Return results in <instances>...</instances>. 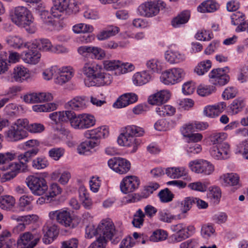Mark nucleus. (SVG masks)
Returning a JSON list of instances; mask_svg holds the SVG:
<instances>
[{
    "label": "nucleus",
    "instance_id": "f257e3e1",
    "mask_svg": "<svg viewBox=\"0 0 248 248\" xmlns=\"http://www.w3.org/2000/svg\"><path fill=\"white\" fill-rule=\"evenodd\" d=\"M82 71L88 78L84 81L86 86H101L109 85L111 83V75L106 72L100 65L95 62H86L82 67Z\"/></svg>",
    "mask_w": 248,
    "mask_h": 248
},
{
    "label": "nucleus",
    "instance_id": "f03ea898",
    "mask_svg": "<svg viewBox=\"0 0 248 248\" xmlns=\"http://www.w3.org/2000/svg\"><path fill=\"white\" fill-rule=\"evenodd\" d=\"M45 130L43 124L34 123L29 124L25 118L18 119L14 122L6 132V137L11 141H16L27 136L26 130L32 133H41Z\"/></svg>",
    "mask_w": 248,
    "mask_h": 248
},
{
    "label": "nucleus",
    "instance_id": "7ed1b4c3",
    "mask_svg": "<svg viewBox=\"0 0 248 248\" xmlns=\"http://www.w3.org/2000/svg\"><path fill=\"white\" fill-rule=\"evenodd\" d=\"M144 133V129L140 127L134 125H128L125 128V132L118 137V143L121 146L132 148L130 152L135 153L141 142L140 139L136 137L141 136Z\"/></svg>",
    "mask_w": 248,
    "mask_h": 248
},
{
    "label": "nucleus",
    "instance_id": "20e7f679",
    "mask_svg": "<svg viewBox=\"0 0 248 248\" xmlns=\"http://www.w3.org/2000/svg\"><path fill=\"white\" fill-rule=\"evenodd\" d=\"M10 17L13 23L20 28H27L33 22L31 12L26 6H18L10 13Z\"/></svg>",
    "mask_w": 248,
    "mask_h": 248
},
{
    "label": "nucleus",
    "instance_id": "39448f33",
    "mask_svg": "<svg viewBox=\"0 0 248 248\" xmlns=\"http://www.w3.org/2000/svg\"><path fill=\"white\" fill-rule=\"evenodd\" d=\"M48 216L50 219L55 220L57 223L65 228L72 229L77 226L71 213L66 209L50 211Z\"/></svg>",
    "mask_w": 248,
    "mask_h": 248
},
{
    "label": "nucleus",
    "instance_id": "423d86ee",
    "mask_svg": "<svg viewBox=\"0 0 248 248\" xmlns=\"http://www.w3.org/2000/svg\"><path fill=\"white\" fill-rule=\"evenodd\" d=\"M95 119L93 115L89 114H76L71 111L70 117V124L75 129H83L88 128L95 124Z\"/></svg>",
    "mask_w": 248,
    "mask_h": 248
},
{
    "label": "nucleus",
    "instance_id": "0eeeda50",
    "mask_svg": "<svg viewBox=\"0 0 248 248\" xmlns=\"http://www.w3.org/2000/svg\"><path fill=\"white\" fill-rule=\"evenodd\" d=\"M25 182L31 193L34 195H43L48 190L47 182L43 177L30 175L26 178Z\"/></svg>",
    "mask_w": 248,
    "mask_h": 248
},
{
    "label": "nucleus",
    "instance_id": "6e6552de",
    "mask_svg": "<svg viewBox=\"0 0 248 248\" xmlns=\"http://www.w3.org/2000/svg\"><path fill=\"white\" fill-rule=\"evenodd\" d=\"M165 7V4L162 1L151 0L140 4L139 10L142 15L150 17L157 15L160 10H163Z\"/></svg>",
    "mask_w": 248,
    "mask_h": 248
},
{
    "label": "nucleus",
    "instance_id": "1a4fd4ad",
    "mask_svg": "<svg viewBox=\"0 0 248 248\" xmlns=\"http://www.w3.org/2000/svg\"><path fill=\"white\" fill-rule=\"evenodd\" d=\"M185 76V72L183 69L173 68L163 72L160 79L165 85H173L181 81Z\"/></svg>",
    "mask_w": 248,
    "mask_h": 248
},
{
    "label": "nucleus",
    "instance_id": "9d476101",
    "mask_svg": "<svg viewBox=\"0 0 248 248\" xmlns=\"http://www.w3.org/2000/svg\"><path fill=\"white\" fill-rule=\"evenodd\" d=\"M188 166L193 172L203 175H209L215 170L214 166L210 162L204 159L191 161Z\"/></svg>",
    "mask_w": 248,
    "mask_h": 248
},
{
    "label": "nucleus",
    "instance_id": "9b49d317",
    "mask_svg": "<svg viewBox=\"0 0 248 248\" xmlns=\"http://www.w3.org/2000/svg\"><path fill=\"white\" fill-rule=\"evenodd\" d=\"M40 236L31 232L21 233L17 241V248H33L40 240Z\"/></svg>",
    "mask_w": 248,
    "mask_h": 248
},
{
    "label": "nucleus",
    "instance_id": "f8f14e48",
    "mask_svg": "<svg viewBox=\"0 0 248 248\" xmlns=\"http://www.w3.org/2000/svg\"><path fill=\"white\" fill-rule=\"evenodd\" d=\"M109 167L116 172L120 174L127 173L130 169V162L122 157H113L108 160Z\"/></svg>",
    "mask_w": 248,
    "mask_h": 248
},
{
    "label": "nucleus",
    "instance_id": "ddd939ff",
    "mask_svg": "<svg viewBox=\"0 0 248 248\" xmlns=\"http://www.w3.org/2000/svg\"><path fill=\"white\" fill-rule=\"evenodd\" d=\"M171 229L175 233L169 237V241L170 243L180 242L189 237V233L187 232L186 226L184 223L173 225L171 226Z\"/></svg>",
    "mask_w": 248,
    "mask_h": 248
},
{
    "label": "nucleus",
    "instance_id": "4468645a",
    "mask_svg": "<svg viewBox=\"0 0 248 248\" xmlns=\"http://www.w3.org/2000/svg\"><path fill=\"white\" fill-rule=\"evenodd\" d=\"M99 236L111 239L115 235L116 231L113 223L109 218L103 219L98 225Z\"/></svg>",
    "mask_w": 248,
    "mask_h": 248
},
{
    "label": "nucleus",
    "instance_id": "2eb2a0df",
    "mask_svg": "<svg viewBox=\"0 0 248 248\" xmlns=\"http://www.w3.org/2000/svg\"><path fill=\"white\" fill-rule=\"evenodd\" d=\"M53 6L51 8L52 15L55 17H59L62 13L70 12L72 5L71 0H52Z\"/></svg>",
    "mask_w": 248,
    "mask_h": 248
},
{
    "label": "nucleus",
    "instance_id": "dca6fc26",
    "mask_svg": "<svg viewBox=\"0 0 248 248\" xmlns=\"http://www.w3.org/2000/svg\"><path fill=\"white\" fill-rule=\"evenodd\" d=\"M140 183V180L137 177L133 175L127 176L121 182V190L125 194L132 192L138 188Z\"/></svg>",
    "mask_w": 248,
    "mask_h": 248
},
{
    "label": "nucleus",
    "instance_id": "f3484780",
    "mask_svg": "<svg viewBox=\"0 0 248 248\" xmlns=\"http://www.w3.org/2000/svg\"><path fill=\"white\" fill-rule=\"evenodd\" d=\"M219 181L221 185L224 186H233L235 187L236 189L241 186L239 176L235 173L223 174L220 176Z\"/></svg>",
    "mask_w": 248,
    "mask_h": 248
},
{
    "label": "nucleus",
    "instance_id": "a211bd4d",
    "mask_svg": "<svg viewBox=\"0 0 248 248\" xmlns=\"http://www.w3.org/2000/svg\"><path fill=\"white\" fill-rule=\"evenodd\" d=\"M109 135V131L106 126H102L97 128L87 130L84 133V136L87 139H91L93 141L98 142V146L100 144V139L105 138Z\"/></svg>",
    "mask_w": 248,
    "mask_h": 248
},
{
    "label": "nucleus",
    "instance_id": "6ab92c4d",
    "mask_svg": "<svg viewBox=\"0 0 248 248\" xmlns=\"http://www.w3.org/2000/svg\"><path fill=\"white\" fill-rule=\"evenodd\" d=\"M31 47H31L21 53V58L25 63L35 65L39 62L41 55L36 49H33V48Z\"/></svg>",
    "mask_w": 248,
    "mask_h": 248
},
{
    "label": "nucleus",
    "instance_id": "aec40b11",
    "mask_svg": "<svg viewBox=\"0 0 248 248\" xmlns=\"http://www.w3.org/2000/svg\"><path fill=\"white\" fill-rule=\"evenodd\" d=\"M12 81L22 83L30 78L29 70L22 65H18L15 67L11 74Z\"/></svg>",
    "mask_w": 248,
    "mask_h": 248
},
{
    "label": "nucleus",
    "instance_id": "412c9836",
    "mask_svg": "<svg viewBox=\"0 0 248 248\" xmlns=\"http://www.w3.org/2000/svg\"><path fill=\"white\" fill-rule=\"evenodd\" d=\"M74 72L70 67L58 68L56 77L54 78V82L62 85L68 82L73 77Z\"/></svg>",
    "mask_w": 248,
    "mask_h": 248
},
{
    "label": "nucleus",
    "instance_id": "4be33fe9",
    "mask_svg": "<svg viewBox=\"0 0 248 248\" xmlns=\"http://www.w3.org/2000/svg\"><path fill=\"white\" fill-rule=\"evenodd\" d=\"M196 198L193 197H187L181 202L178 201L177 205L179 207L181 213L178 215V219H183L186 217V214L195 204V200Z\"/></svg>",
    "mask_w": 248,
    "mask_h": 248
},
{
    "label": "nucleus",
    "instance_id": "5701e85b",
    "mask_svg": "<svg viewBox=\"0 0 248 248\" xmlns=\"http://www.w3.org/2000/svg\"><path fill=\"white\" fill-rule=\"evenodd\" d=\"M170 97V92L168 90H162L150 95L148 99L149 104L158 105L167 102Z\"/></svg>",
    "mask_w": 248,
    "mask_h": 248
},
{
    "label": "nucleus",
    "instance_id": "b1692460",
    "mask_svg": "<svg viewBox=\"0 0 248 248\" xmlns=\"http://www.w3.org/2000/svg\"><path fill=\"white\" fill-rule=\"evenodd\" d=\"M71 111V110H63L53 112L49 114V118L56 124H59L62 123L70 122Z\"/></svg>",
    "mask_w": 248,
    "mask_h": 248
},
{
    "label": "nucleus",
    "instance_id": "393cba45",
    "mask_svg": "<svg viewBox=\"0 0 248 248\" xmlns=\"http://www.w3.org/2000/svg\"><path fill=\"white\" fill-rule=\"evenodd\" d=\"M137 99V95L134 93H125L113 104V106L116 108L125 107L130 104L135 103Z\"/></svg>",
    "mask_w": 248,
    "mask_h": 248
},
{
    "label": "nucleus",
    "instance_id": "a878e982",
    "mask_svg": "<svg viewBox=\"0 0 248 248\" xmlns=\"http://www.w3.org/2000/svg\"><path fill=\"white\" fill-rule=\"evenodd\" d=\"M166 60L170 64L178 63L185 61V55L180 51L170 49L166 51L165 54Z\"/></svg>",
    "mask_w": 248,
    "mask_h": 248
},
{
    "label": "nucleus",
    "instance_id": "bb28decb",
    "mask_svg": "<svg viewBox=\"0 0 248 248\" xmlns=\"http://www.w3.org/2000/svg\"><path fill=\"white\" fill-rule=\"evenodd\" d=\"M226 107V103L221 102L213 106H208L205 107L203 113L207 117L214 118L218 116L223 111Z\"/></svg>",
    "mask_w": 248,
    "mask_h": 248
},
{
    "label": "nucleus",
    "instance_id": "cd10ccee",
    "mask_svg": "<svg viewBox=\"0 0 248 248\" xmlns=\"http://www.w3.org/2000/svg\"><path fill=\"white\" fill-rule=\"evenodd\" d=\"M43 232V241L46 244L51 243L58 233L57 227L56 225H52L49 227L48 226H44Z\"/></svg>",
    "mask_w": 248,
    "mask_h": 248
},
{
    "label": "nucleus",
    "instance_id": "c85d7f7f",
    "mask_svg": "<svg viewBox=\"0 0 248 248\" xmlns=\"http://www.w3.org/2000/svg\"><path fill=\"white\" fill-rule=\"evenodd\" d=\"M224 151L221 153L218 149L217 145L213 146L210 150L211 155L217 160L227 159L230 153V146L229 144H224Z\"/></svg>",
    "mask_w": 248,
    "mask_h": 248
},
{
    "label": "nucleus",
    "instance_id": "c756f323",
    "mask_svg": "<svg viewBox=\"0 0 248 248\" xmlns=\"http://www.w3.org/2000/svg\"><path fill=\"white\" fill-rule=\"evenodd\" d=\"M219 7V4L214 0H207L202 2L197 8L201 13L214 12Z\"/></svg>",
    "mask_w": 248,
    "mask_h": 248
},
{
    "label": "nucleus",
    "instance_id": "7c9ffc66",
    "mask_svg": "<svg viewBox=\"0 0 248 248\" xmlns=\"http://www.w3.org/2000/svg\"><path fill=\"white\" fill-rule=\"evenodd\" d=\"M51 15H52L51 13H49L46 10L41 11L40 13V18L43 22V27L46 30L50 31L54 29L55 24Z\"/></svg>",
    "mask_w": 248,
    "mask_h": 248
},
{
    "label": "nucleus",
    "instance_id": "2f4dec72",
    "mask_svg": "<svg viewBox=\"0 0 248 248\" xmlns=\"http://www.w3.org/2000/svg\"><path fill=\"white\" fill-rule=\"evenodd\" d=\"M66 105L74 110H82L86 107L85 98L76 96L68 101Z\"/></svg>",
    "mask_w": 248,
    "mask_h": 248
},
{
    "label": "nucleus",
    "instance_id": "473e14b6",
    "mask_svg": "<svg viewBox=\"0 0 248 248\" xmlns=\"http://www.w3.org/2000/svg\"><path fill=\"white\" fill-rule=\"evenodd\" d=\"M151 79V75L146 71L135 73L132 78L134 85L141 86L148 83Z\"/></svg>",
    "mask_w": 248,
    "mask_h": 248
},
{
    "label": "nucleus",
    "instance_id": "72a5a7b5",
    "mask_svg": "<svg viewBox=\"0 0 248 248\" xmlns=\"http://www.w3.org/2000/svg\"><path fill=\"white\" fill-rule=\"evenodd\" d=\"M119 31V29L118 27L114 26H110L108 27L105 30L99 32L97 34L96 37L99 40H104L115 35Z\"/></svg>",
    "mask_w": 248,
    "mask_h": 248
},
{
    "label": "nucleus",
    "instance_id": "f704fd0d",
    "mask_svg": "<svg viewBox=\"0 0 248 248\" xmlns=\"http://www.w3.org/2000/svg\"><path fill=\"white\" fill-rule=\"evenodd\" d=\"M7 43L11 46L15 48H29L31 43H24L22 39L18 36H9L7 39Z\"/></svg>",
    "mask_w": 248,
    "mask_h": 248
},
{
    "label": "nucleus",
    "instance_id": "c9c22d12",
    "mask_svg": "<svg viewBox=\"0 0 248 248\" xmlns=\"http://www.w3.org/2000/svg\"><path fill=\"white\" fill-rule=\"evenodd\" d=\"M187 172L186 169L183 167H171L167 168L166 174L171 178H179L186 175Z\"/></svg>",
    "mask_w": 248,
    "mask_h": 248
},
{
    "label": "nucleus",
    "instance_id": "e433bc0d",
    "mask_svg": "<svg viewBox=\"0 0 248 248\" xmlns=\"http://www.w3.org/2000/svg\"><path fill=\"white\" fill-rule=\"evenodd\" d=\"M80 143L78 147V151L79 154H85L90 151V150L98 146L97 141H94L91 139Z\"/></svg>",
    "mask_w": 248,
    "mask_h": 248
},
{
    "label": "nucleus",
    "instance_id": "4c0bfd02",
    "mask_svg": "<svg viewBox=\"0 0 248 248\" xmlns=\"http://www.w3.org/2000/svg\"><path fill=\"white\" fill-rule=\"evenodd\" d=\"M31 48H38L43 51L51 52L53 45L48 39H41L34 41L31 43Z\"/></svg>",
    "mask_w": 248,
    "mask_h": 248
},
{
    "label": "nucleus",
    "instance_id": "58836bf2",
    "mask_svg": "<svg viewBox=\"0 0 248 248\" xmlns=\"http://www.w3.org/2000/svg\"><path fill=\"white\" fill-rule=\"evenodd\" d=\"M15 198L10 195H4L0 197V208L6 211L10 210L15 206Z\"/></svg>",
    "mask_w": 248,
    "mask_h": 248
},
{
    "label": "nucleus",
    "instance_id": "ea45409f",
    "mask_svg": "<svg viewBox=\"0 0 248 248\" xmlns=\"http://www.w3.org/2000/svg\"><path fill=\"white\" fill-rule=\"evenodd\" d=\"M11 233L7 230L3 231L0 234V248H11L15 240L11 239Z\"/></svg>",
    "mask_w": 248,
    "mask_h": 248
},
{
    "label": "nucleus",
    "instance_id": "a19ab883",
    "mask_svg": "<svg viewBox=\"0 0 248 248\" xmlns=\"http://www.w3.org/2000/svg\"><path fill=\"white\" fill-rule=\"evenodd\" d=\"M79 196L82 202L83 206L86 209H89L92 205V201L84 186H80L79 189Z\"/></svg>",
    "mask_w": 248,
    "mask_h": 248
},
{
    "label": "nucleus",
    "instance_id": "79ce46f5",
    "mask_svg": "<svg viewBox=\"0 0 248 248\" xmlns=\"http://www.w3.org/2000/svg\"><path fill=\"white\" fill-rule=\"evenodd\" d=\"M189 11H185L173 19L171 22L172 25L175 28L178 27L181 25L186 23L189 20Z\"/></svg>",
    "mask_w": 248,
    "mask_h": 248
},
{
    "label": "nucleus",
    "instance_id": "37998d69",
    "mask_svg": "<svg viewBox=\"0 0 248 248\" xmlns=\"http://www.w3.org/2000/svg\"><path fill=\"white\" fill-rule=\"evenodd\" d=\"M39 149H31L24 154H20L18 156V159L19 160V163H21L22 167H25V164L33 156L37 154Z\"/></svg>",
    "mask_w": 248,
    "mask_h": 248
},
{
    "label": "nucleus",
    "instance_id": "c03bdc74",
    "mask_svg": "<svg viewBox=\"0 0 248 248\" xmlns=\"http://www.w3.org/2000/svg\"><path fill=\"white\" fill-rule=\"evenodd\" d=\"M156 112L160 116H171L175 112V108L169 105L159 106L155 109Z\"/></svg>",
    "mask_w": 248,
    "mask_h": 248
},
{
    "label": "nucleus",
    "instance_id": "a18cd8bd",
    "mask_svg": "<svg viewBox=\"0 0 248 248\" xmlns=\"http://www.w3.org/2000/svg\"><path fill=\"white\" fill-rule=\"evenodd\" d=\"M158 218L160 221L168 223H171L174 220L178 219V215L176 216L172 215L166 210L159 211Z\"/></svg>",
    "mask_w": 248,
    "mask_h": 248
},
{
    "label": "nucleus",
    "instance_id": "49530a36",
    "mask_svg": "<svg viewBox=\"0 0 248 248\" xmlns=\"http://www.w3.org/2000/svg\"><path fill=\"white\" fill-rule=\"evenodd\" d=\"M228 67H226L223 69L217 68L212 70L209 74L210 82L213 84L216 85L217 80L221 77L222 75H224L226 74V71Z\"/></svg>",
    "mask_w": 248,
    "mask_h": 248
},
{
    "label": "nucleus",
    "instance_id": "de8ad7c7",
    "mask_svg": "<svg viewBox=\"0 0 248 248\" xmlns=\"http://www.w3.org/2000/svg\"><path fill=\"white\" fill-rule=\"evenodd\" d=\"M159 185L156 183H151L148 185L144 186V189L140 194L141 198H147L155 191L157 190Z\"/></svg>",
    "mask_w": 248,
    "mask_h": 248
},
{
    "label": "nucleus",
    "instance_id": "09e8293b",
    "mask_svg": "<svg viewBox=\"0 0 248 248\" xmlns=\"http://www.w3.org/2000/svg\"><path fill=\"white\" fill-rule=\"evenodd\" d=\"M245 106L244 100L242 98H237L231 104L230 109L233 114H237L242 110Z\"/></svg>",
    "mask_w": 248,
    "mask_h": 248
},
{
    "label": "nucleus",
    "instance_id": "8fccbe9b",
    "mask_svg": "<svg viewBox=\"0 0 248 248\" xmlns=\"http://www.w3.org/2000/svg\"><path fill=\"white\" fill-rule=\"evenodd\" d=\"M211 67V62L206 60L201 62L195 68V72L199 76L203 75Z\"/></svg>",
    "mask_w": 248,
    "mask_h": 248
},
{
    "label": "nucleus",
    "instance_id": "3c124183",
    "mask_svg": "<svg viewBox=\"0 0 248 248\" xmlns=\"http://www.w3.org/2000/svg\"><path fill=\"white\" fill-rule=\"evenodd\" d=\"M168 233L166 231L162 230L155 231L150 236V240L153 242L162 241L167 239Z\"/></svg>",
    "mask_w": 248,
    "mask_h": 248
},
{
    "label": "nucleus",
    "instance_id": "603ef678",
    "mask_svg": "<svg viewBox=\"0 0 248 248\" xmlns=\"http://www.w3.org/2000/svg\"><path fill=\"white\" fill-rule=\"evenodd\" d=\"M24 101L27 103H35L42 102V93H33L26 94L23 97Z\"/></svg>",
    "mask_w": 248,
    "mask_h": 248
},
{
    "label": "nucleus",
    "instance_id": "864d4df0",
    "mask_svg": "<svg viewBox=\"0 0 248 248\" xmlns=\"http://www.w3.org/2000/svg\"><path fill=\"white\" fill-rule=\"evenodd\" d=\"M201 233L203 238L208 239L215 235V229L212 225L203 224L202 226Z\"/></svg>",
    "mask_w": 248,
    "mask_h": 248
},
{
    "label": "nucleus",
    "instance_id": "5fc2aeb1",
    "mask_svg": "<svg viewBox=\"0 0 248 248\" xmlns=\"http://www.w3.org/2000/svg\"><path fill=\"white\" fill-rule=\"evenodd\" d=\"M120 61L107 60L103 62L104 67L108 71L116 70V74L119 75L120 66Z\"/></svg>",
    "mask_w": 248,
    "mask_h": 248
},
{
    "label": "nucleus",
    "instance_id": "6e6d98bb",
    "mask_svg": "<svg viewBox=\"0 0 248 248\" xmlns=\"http://www.w3.org/2000/svg\"><path fill=\"white\" fill-rule=\"evenodd\" d=\"M58 71V67L57 66H52L45 69L42 72V77L46 80L51 79L53 77H56Z\"/></svg>",
    "mask_w": 248,
    "mask_h": 248
},
{
    "label": "nucleus",
    "instance_id": "4d7b16f0",
    "mask_svg": "<svg viewBox=\"0 0 248 248\" xmlns=\"http://www.w3.org/2000/svg\"><path fill=\"white\" fill-rule=\"evenodd\" d=\"M216 88L214 86L200 85L197 88V93L202 96L210 95L214 92Z\"/></svg>",
    "mask_w": 248,
    "mask_h": 248
},
{
    "label": "nucleus",
    "instance_id": "13d9d810",
    "mask_svg": "<svg viewBox=\"0 0 248 248\" xmlns=\"http://www.w3.org/2000/svg\"><path fill=\"white\" fill-rule=\"evenodd\" d=\"M162 202L167 203L171 202L174 198V195L167 188L161 190L158 194Z\"/></svg>",
    "mask_w": 248,
    "mask_h": 248
},
{
    "label": "nucleus",
    "instance_id": "bf43d9fd",
    "mask_svg": "<svg viewBox=\"0 0 248 248\" xmlns=\"http://www.w3.org/2000/svg\"><path fill=\"white\" fill-rule=\"evenodd\" d=\"M227 138V135L225 133H216L211 135L210 140L213 144H217V145H219L223 143V141L225 140Z\"/></svg>",
    "mask_w": 248,
    "mask_h": 248
},
{
    "label": "nucleus",
    "instance_id": "052dcab7",
    "mask_svg": "<svg viewBox=\"0 0 248 248\" xmlns=\"http://www.w3.org/2000/svg\"><path fill=\"white\" fill-rule=\"evenodd\" d=\"M144 217L145 214L140 209H139L134 216L132 224L135 227L140 228L143 224Z\"/></svg>",
    "mask_w": 248,
    "mask_h": 248
},
{
    "label": "nucleus",
    "instance_id": "680f3d73",
    "mask_svg": "<svg viewBox=\"0 0 248 248\" xmlns=\"http://www.w3.org/2000/svg\"><path fill=\"white\" fill-rule=\"evenodd\" d=\"M48 165L47 161L42 157H37L33 160L32 166L37 170H41L45 168Z\"/></svg>",
    "mask_w": 248,
    "mask_h": 248
},
{
    "label": "nucleus",
    "instance_id": "e2e57ef3",
    "mask_svg": "<svg viewBox=\"0 0 248 248\" xmlns=\"http://www.w3.org/2000/svg\"><path fill=\"white\" fill-rule=\"evenodd\" d=\"M195 37L199 40L208 41L213 37V34L209 31L201 30L196 34Z\"/></svg>",
    "mask_w": 248,
    "mask_h": 248
},
{
    "label": "nucleus",
    "instance_id": "0e129e2a",
    "mask_svg": "<svg viewBox=\"0 0 248 248\" xmlns=\"http://www.w3.org/2000/svg\"><path fill=\"white\" fill-rule=\"evenodd\" d=\"M22 90V88L19 85H13L10 87L5 92V95L9 98H13L17 95V93Z\"/></svg>",
    "mask_w": 248,
    "mask_h": 248
},
{
    "label": "nucleus",
    "instance_id": "69168bd1",
    "mask_svg": "<svg viewBox=\"0 0 248 248\" xmlns=\"http://www.w3.org/2000/svg\"><path fill=\"white\" fill-rule=\"evenodd\" d=\"M64 150L62 148H54L49 150L48 152L50 157L55 160H59L64 154Z\"/></svg>",
    "mask_w": 248,
    "mask_h": 248
},
{
    "label": "nucleus",
    "instance_id": "338daca9",
    "mask_svg": "<svg viewBox=\"0 0 248 248\" xmlns=\"http://www.w3.org/2000/svg\"><path fill=\"white\" fill-rule=\"evenodd\" d=\"M237 94V89L233 87H229L225 89L222 93V96L224 99L234 98Z\"/></svg>",
    "mask_w": 248,
    "mask_h": 248
},
{
    "label": "nucleus",
    "instance_id": "774afa93",
    "mask_svg": "<svg viewBox=\"0 0 248 248\" xmlns=\"http://www.w3.org/2000/svg\"><path fill=\"white\" fill-rule=\"evenodd\" d=\"M106 239L99 236L95 241L91 243L88 248H106Z\"/></svg>",
    "mask_w": 248,
    "mask_h": 248
}]
</instances>
